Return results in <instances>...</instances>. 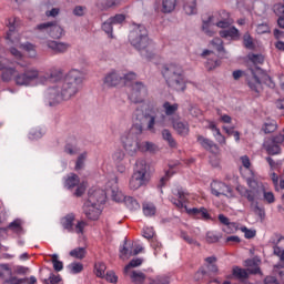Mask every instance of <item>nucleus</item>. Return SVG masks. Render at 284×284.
<instances>
[{"instance_id":"72a5a7b5","label":"nucleus","mask_w":284,"mask_h":284,"mask_svg":"<svg viewBox=\"0 0 284 284\" xmlns=\"http://www.w3.org/2000/svg\"><path fill=\"white\" fill-rule=\"evenodd\" d=\"M162 108L166 116H173L179 111L178 103L172 104L170 102H164Z\"/></svg>"},{"instance_id":"2eb2a0df","label":"nucleus","mask_w":284,"mask_h":284,"mask_svg":"<svg viewBox=\"0 0 284 284\" xmlns=\"http://www.w3.org/2000/svg\"><path fill=\"white\" fill-rule=\"evenodd\" d=\"M171 123L173 130H175L180 136H187V134H190V123L181 121V118L171 116Z\"/></svg>"},{"instance_id":"7ed1b4c3","label":"nucleus","mask_w":284,"mask_h":284,"mask_svg":"<svg viewBox=\"0 0 284 284\" xmlns=\"http://www.w3.org/2000/svg\"><path fill=\"white\" fill-rule=\"evenodd\" d=\"M129 43H131L144 59H152V57H154L156 47L154 41L150 39L145 26L139 23L132 24V29L129 33Z\"/></svg>"},{"instance_id":"2f4dec72","label":"nucleus","mask_w":284,"mask_h":284,"mask_svg":"<svg viewBox=\"0 0 284 284\" xmlns=\"http://www.w3.org/2000/svg\"><path fill=\"white\" fill-rule=\"evenodd\" d=\"M277 128H278V124H276L275 120L267 119L264 122L262 130L264 134H272V132H276Z\"/></svg>"},{"instance_id":"a211bd4d","label":"nucleus","mask_w":284,"mask_h":284,"mask_svg":"<svg viewBox=\"0 0 284 284\" xmlns=\"http://www.w3.org/2000/svg\"><path fill=\"white\" fill-rule=\"evenodd\" d=\"M169 88H172V90H175L176 92H185V73H182L180 75H173L172 81L165 80Z\"/></svg>"},{"instance_id":"1a4fd4ad","label":"nucleus","mask_w":284,"mask_h":284,"mask_svg":"<svg viewBox=\"0 0 284 284\" xmlns=\"http://www.w3.org/2000/svg\"><path fill=\"white\" fill-rule=\"evenodd\" d=\"M14 83L22 88L41 85V72L34 68L26 69L23 72H18L14 78Z\"/></svg>"},{"instance_id":"603ef678","label":"nucleus","mask_w":284,"mask_h":284,"mask_svg":"<svg viewBox=\"0 0 284 284\" xmlns=\"http://www.w3.org/2000/svg\"><path fill=\"white\" fill-rule=\"evenodd\" d=\"M68 270H70L71 274H81L83 272V264L81 263H71L68 265Z\"/></svg>"},{"instance_id":"c9c22d12","label":"nucleus","mask_w":284,"mask_h":284,"mask_svg":"<svg viewBox=\"0 0 284 284\" xmlns=\"http://www.w3.org/2000/svg\"><path fill=\"white\" fill-rule=\"evenodd\" d=\"M8 230L16 232V234H23V222L17 219L9 224Z\"/></svg>"},{"instance_id":"680f3d73","label":"nucleus","mask_w":284,"mask_h":284,"mask_svg":"<svg viewBox=\"0 0 284 284\" xmlns=\"http://www.w3.org/2000/svg\"><path fill=\"white\" fill-rule=\"evenodd\" d=\"M211 45H213V48H215V50H217V52H223V50H225L223 48V40H221V38H214L211 41Z\"/></svg>"},{"instance_id":"6ab92c4d","label":"nucleus","mask_w":284,"mask_h":284,"mask_svg":"<svg viewBox=\"0 0 284 284\" xmlns=\"http://www.w3.org/2000/svg\"><path fill=\"white\" fill-rule=\"evenodd\" d=\"M202 57H207L205 62V68L209 70H214V68H219L221 65V61H219V58L216 57V53H214L211 50H205L202 53Z\"/></svg>"},{"instance_id":"f3484780","label":"nucleus","mask_w":284,"mask_h":284,"mask_svg":"<svg viewBox=\"0 0 284 284\" xmlns=\"http://www.w3.org/2000/svg\"><path fill=\"white\" fill-rule=\"evenodd\" d=\"M123 81V75L119 71H110L103 78V83L106 88H116Z\"/></svg>"},{"instance_id":"cd10ccee","label":"nucleus","mask_w":284,"mask_h":284,"mask_svg":"<svg viewBox=\"0 0 284 284\" xmlns=\"http://www.w3.org/2000/svg\"><path fill=\"white\" fill-rule=\"evenodd\" d=\"M17 74H19V71H17V69L6 67V69L2 71V81L7 83L12 81V79L14 81Z\"/></svg>"},{"instance_id":"4c0bfd02","label":"nucleus","mask_w":284,"mask_h":284,"mask_svg":"<svg viewBox=\"0 0 284 284\" xmlns=\"http://www.w3.org/2000/svg\"><path fill=\"white\" fill-rule=\"evenodd\" d=\"M12 276V268L8 264H0V278L7 281Z\"/></svg>"},{"instance_id":"09e8293b","label":"nucleus","mask_w":284,"mask_h":284,"mask_svg":"<svg viewBox=\"0 0 284 284\" xmlns=\"http://www.w3.org/2000/svg\"><path fill=\"white\" fill-rule=\"evenodd\" d=\"M112 6H116V2L114 0H98L97 7L100 10H108V8H112Z\"/></svg>"},{"instance_id":"9d476101","label":"nucleus","mask_w":284,"mask_h":284,"mask_svg":"<svg viewBox=\"0 0 284 284\" xmlns=\"http://www.w3.org/2000/svg\"><path fill=\"white\" fill-rule=\"evenodd\" d=\"M36 30L43 34H49L51 39H61V37H63V28H61L57 22L40 23L36 27Z\"/></svg>"},{"instance_id":"6e6552de","label":"nucleus","mask_w":284,"mask_h":284,"mask_svg":"<svg viewBox=\"0 0 284 284\" xmlns=\"http://www.w3.org/2000/svg\"><path fill=\"white\" fill-rule=\"evenodd\" d=\"M150 164L143 159L135 162V170L130 179L129 187L130 190H139L143 185L150 183Z\"/></svg>"},{"instance_id":"39448f33","label":"nucleus","mask_w":284,"mask_h":284,"mask_svg":"<svg viewBox=\"0 0 284 284\" xmlns=\"http://www.w3.org/2000/svg\"><path fill=\"white\" fill-rule=\"evenodd\" d=\"M105 203V192L103 190L89 191V199L84 203L83 212L90 221L99 220L101 216V205Z\"/></svg>"},{"instance_id":"58836bf2","label":"nucleus","mask_w":284,"mask_h":284,"mask_svg":"<svg viewBox=\"0 0 284 284\" xmlns=\"http://www.w3.org/2000/svg\"><path fill=\"white\" fill-rule=\"evenodd\" d=\"M94 270L98 278H105V270H108V266H105V263L103 262L95 263Z\"/></svg>"},{"instance_id":"49530a36","label":"nucleus","mask_w":284,"mask_h":284,"mask_svg":"<svg viewBox=\"0 0 284 284\" xmlns=\"http://www.w3.org/2000/svg\"><path fill=\"white\" fill-rule=\"evenodd\" d=\"M88 159V152H83L81 153L78 159H77V162H75V170L79 171V170H83L84 165H85V161Z\"/></svg>"},{"instance_id":"bb28decb","label":"nucleus","mask_w":284,"mask_h":284,"mask_svg":"<svg viewBox=\"0 0 284 284\" xmlns=\"http://www.w3.org/2000/svg\"><path fill=\"white\" fill-rule=\"evenodd\" d=\"M161 12H163V14H170V12L176 10V0H161Z\"/></svg>"},{"instance_id":"0e129e2a","label":"nucleus","mask_w":284,"mask_h":284,"mask_svg":"<svg viewBox=\"0 0 284 284\" xmlns=\"http://www.w3.org/2000/svg\"><path fill=\"white\" fill-rule=\"evenodd\" d=\"M104 278L109 283H116V281H119V277L116 276L114 271H108L106 274H104Z\"/></svg>"},{"instance_id":"de8ad7c7","label":"nucleus","mask_w":284,"mask_h":284,"mask_svg":"<svg viewBox=\"0 0 284 284\" xmlns=\"http://www.w3.org/2000/svg\"><path fill=\"white\" fill-rule=\"evenodd\" d=\"M70 256H72L73 258H85V247H77L72 251H70Z\"/></svg>"},{"instance_id":"5fc2aeb1","label":"nucleus","mask_w":284,"mask_h":284,"mask_svg":"<svg viewBox=\"0 0 284 284\" xmlns=\"http://www.w3.org/2000/svg\"><path fill=\"white\" fill-rule=\"evenodd\" d=\"M85 227H88V223L85 221H78L75 226H73V233L83 234Z\"/></svg>"},{"instance_id":"393cba45","label":"nucleus","mask_w":284,"mask_h":284,"mask_svg":"<svg viewBox=\"0 0 284 284\" xmlns=\"http://www.w3.org/2000/svg\"><path fill=\"white\" fill-rule=\"evenodd\" d=\"M220 37H222V39H232L233 41H236L241 38V33L236 27H231L226 30L220 31Z\"/></svg>"},{"instance_id":"774afa93","label":"nucleus","mask_w":284,"mask_h":284,"mask_svg":"<svg viewBox=\"0 0 284 284\" xmlns=\"http://www.w3.org/2000/svg\"><path fill=\"white\" fill-rule=\"evenodd\" d=\"M3 284H23V280L17 278L11 275V277H8L7 280L3 281Z\"/></svg>"},{"instance_id":"e433bc0d","label":"nucleus","mask_w":284,"mask_h":284,"mask_svg":"<svg viewBox=\"0 0 284 284\" xmlns=\"http://www.w3.org/2000/svg\"><path fill=\"white\" fill-rule=\"evenodd\" d=\"M159 150V146L154 144L153 142L146 141L140 143L139 152H156Z\"/></svg>"},{"instance_id":"3c124183","label":"nucleus","mask_w":284,"mask_h":284,"mask_svg":"<svg viewBox=\"0 0 284 284\" xmlns=\"http://www.w3.org/2000/svg\"><path fill=\"white\" fill-rule=\"evenodd\" d=\"M112 159L114 163H121L125 159V152L122 149H118L113 152Z\"/></svg>"},{"instance_id":"864d4df0","label":"nucleus","mask_w":284,"mask_h":284,"mask_svg":"<svg viewBox=\"0 0 284 284\" xmlns=\"http://www.w3.org/2000/svg\"><path fill=\"white\" fill-rule=\"evenodd\" d=\"M233 276H235V278H247L248 274H247V271H245L244 268L234 266Z\"/></svg>"},{"instance_id":"79ce46f5","label":"nucleus","mask_w":284,"mask_h":284,"mask_svg":"<svg viewBox=\"0 0 284 284\" xmlns=\"http://www.w3.org/2000/svg\"><path fill=\"white\" fill-rule=\"evenodd\" d=\"M140 265H143L142 258H133L130 261V263L124 267V274H130L132 272V267H140Z\"/></svg>"},{"instance_id":"473e14b6","label":"nucleus","mask_w":284,"mask_h":284,"mask_svg":"<svg viewBox=\"0 0 284 284\" xmlns=\"http://www.w3.org/2000/svg\"><path fill=\"white\" fill-rule=\"evenodd\" d=\"M206 268L211 274H219V266L216 265V256L205 258Z\"/></svg>"},{"instance_id":"f03ea898","label":"nucleus","mask_w":284,"mask_h":284,"mask_svg":"<svg viewBox=\"0 0 284 284\" xmlns=\"http://www.w3.org/2000/svg\"><path fill=\"white\" fill-rule=\"evenodd\" d=\"M84 79L85 75L82 71L77 69L69 71L63 82H59L45 91L50 105H57L62 101H69L72 97H77Z\"/></svg>"},{"instance_id":"c03bdc74","label":"nucleus","mask_w":284,"mask_h":284,"mask_svg":"<svg viewBox=\"0 0 284 284\" xmlns=\"http://www.w3.org/2000/svg\"><path fill=\"white\" fill-rule=\"evenodd\" d=\"M265 150H266L267 154H270L271 156L281 154V146L278 144H274V142L268 143L265 146Z\"/></svg>"},{"instance_id":"4be33fe9","label":"nucleus","mask_w":284,"mask_h":284,"mask_svg":"<svg viewBox=\"0 0 284 284\" xmlns=\"http://www.w3.org/2000/svg\"><path fill=\"white\" fill-rule=\"evenodd\" d=\"M125 276H129L131 282L134 284H143L145 283V278H148V275L141 271H129V273H124Z\"/></svg>"},{"instance_id":"423d86ee","label":"nucleus","mask_w":284,"mask_h":284,"mask_svg":"<svg viewBox=\"0 0 284 284\" xmlns=\"http://www.w3.org/2000/svg\"><path fill=\"white\" fill-rule=\"evenodd\" d=\"M19 27V19L18 18H9L7 20V28L9 31L7 32L6 39L9 45H16V48H22L26 52L29 53V57L34 58L37 57V49L34 44L30 42H26L24 44L21 43V39L19 38V33L17 32V28Z\"/></svg>"},{"instance_id":"412c9836","label":"nucleus","mask_w":284,"mask_h":284,"mask_svg":"<svg viewBox=\"0 0 284 284\" xmlns=\"http://www.w3.org/2000/svg\"><path fill=\"white\" fill-rule=\"evenodd\" d=\"M77 216L74 213H69L64 217L61 219V225L63 230H67V232L73 234L74 233V220Z\"/></svg>"},{"instance_id":"20e7f679","label":"nucleus","mask_w":284,"mask_h":284,"mask_svg":"<svg viewBox=\"0 0 284 284\" xmlns=\"http://www.w3.org/2000/svg\"><path fill=\"white\" fill-rule=\"evenodd\" d=\"M247 59L253 63L254 68H250L246 72V83L252 92L260 94L263 90V84H261V80L258 79V75H256V72H263L258 65L265 63V57L263 54L248 53Z\"/></svg>"},{"instance_id":"338daca9","label":"nucleus","mask_w":284,"mask_h":284,"mask_svg":"<svg viewBox=\"0 0 284 284\" xmlns=\"http://www.w3.org/2000/svg\"><path fill=\"white\" fill-rule=\"evenodd\" d=\"M276 17H284V3H277L273 7Z\"/></svg>"},{"instance_id":"bf43d9fd","label":"nucleus","mask_w":284,"mask_h":284,"mask_svg":"<svg viewBox=\"0 0 284 284\" xmlns=\"http://www.w3.org/2000/svg\"><path fill=\"white\" fill-rule=\"evenodd\" d=\"M130 256H133L132 250L123 245V247L120 248V258H122V261H125V258H130Z\"/></svg>"},{"instance_id":"f257e3e1","label":"nucleus","mask_w":284,"mask_h":284,"mask_svg":"<svg viewBox=\"0 0 284 284\" xmlns=\"http://www.w3.org/2000/svg\"><path fill=\"white\" fill-rule=\"evenodd\" d=\"M158 112L159 108L154 102H146L143 109L138 108L135 110V119L140 124H133L131 129L121 136V143L130 156H134L140 150L143 125H146L148 132L156 134L155 125Z\"/></svg>"},{"instance_id":"f704fd0d","label":"nucleus","mask_w":284,"mask_h":284,"mask_svg":"<svg viewBox=\"0 0 284 284\" xmlns=\"http://www.w3.org/2000/svg\"><path fill=\"white\" fill-rule=\"evenodd\" d=\"M80 180H79V175L77 174H71L64 182V187H67V190H73V187H77V185H79Z\"/></svg>"},{"instance_id":"dca6fc26","label":"nucleus","mask_w":284,"mask_h":284,"mask_svg":"<svg viewBox=\"0 0 284 284\" xmlns=\"http://www.w3.org/2000/svg\"><path fill=\"white\" fill-rule=\"evenodd\" d=\"M212 17L216 19V22H215L216 28L225 29V28H230V26L234 23V20L230 18V12L225 10H221Z\"/></svg>"},{"instance_id":"e2e57ef3","label":"nucleus","mask_w":284,"mask_h":284,"mask_svg":"<svg viewBox=\"0 0 284 284\" xmlns=\"http://www.w3.org/2000/svg\"><path fill=\"white\" fill-rule=\"evenodd\" d=\"M241 232L244 233L245 239H254L256 236V230H250L247 226L241 227Z\"/></svg>"},{"instance_id":"b1692460","label":"nucleus","mask_w":284,"mask_h":284,"mask_svg":"<svg viewBox=\"0 0 284 284\" xmlns=\"http://www.w3.org/2000/svg\"><path fill=\"white\" fill-rule=\"evenodd\" d=\"M173 194L175 196L179 197V200H176L175 197H171L170 201L171 203H173V205H175V207H179V210H183L184 207V201H185V196H187V193H185V191L183 190H176L173 191Z\"/></svg>"},{"instance_id":"4468645a","label":"nucleus","mask_w":284,"mask_h":284,"mask_svg":"<svg viewBox=\"0 0 284 284\" xmlns=\"http://www.w3.org/2000/svg\"><path fill=\"white\" fill-rule=\"evenodd\" d=\"M45 45L53 54H65L70 50V43L63 41L48 40Z\"/></svg>"},{"instance_id":"aec40b11","label":"nucleus","mask_w":284,"mask_h":284,"mask_svg":"<svg viewBox=\"0 0 284 284\" xmlns=\"http://www.w3.org/2000/svg\"><path fill=\"white\" fill-rule=\"evenodd\" d=\"M63 73H61V71H50V73H44L41 74L40 73V84L41 85H45V83H54L59 80H61Z\"/></svg>"},{"instance_id":"9b49d317","label":"nucleus","mask_w":284,"mask_h":284,"mask_svg":"<svg viewBox=\"0 0 284 284\" xmlns=\"http://www.w3.org/2000/svg\"><path fill=\"white\" fill-rule=\"evenodd\" d=\"M148 97V87L143 82H135L132 84L130 99L133 103H143Z\"/></svg>"},{"instance_id":"052dcab7","label":"nucleus","mask_w":284,"mask_h":284,"mask_svg":"<svg viewBox=\"0 0 284 284\" xmlns=\"http://www.w3.org/2000/svg\"><path fill=\"white\" fill-rule=\"evenodd\" d=\"M262 196L264 199V201H266V203H274V201H276V199L274 197V193L272 191H266L265 190V185H264V192L262 193Z\"/></svg>"},{"instance_id":"69168bd1","label":"nucleus","mask_w":284,"mask_h":284,"mask_svg":"<svg viewBox=\"0 0 284 284\" xmlns=\"http://www.w3.org/2000/svg\"><path fill=\"white\" fill-rule=\"evenodd\" d=\"M112 26H114L110 19H108L103 24H102V30L106 33V34H112L113 32V28Z\"/></svg>"},{"instance_id":"0eeeda50","label":"nucleus","mask_w":284,"mask_h":284,"mask_svg":"<svg viewBox=\"0 0 284 284\" xmlns=\"http://www.w3.org/2000/svg\"><path fill=\"white\" fill-rule=\"evenodd\" d=\"M246 183L250 189L239 184L235 190L240 196L246 199L251 205H254V203L263 196V192H265V184H263V182H258L254 176L247 178Z\"/></svg>"},{"instance_id":"a19ab883","label":"nucleus","mask_w":284,"mask_h":284,"mask_svg":"<svg viewBox=\"0 0 284 284\" xmlns=\"http://www.w3.org/2000/svg\"><path fill=\"white\" fill-rule=\"evenodd\" d=\"M51 256V263L53 265V270L55 272H62L63 271V263L59 261V254L54 253Z\"/></svg>"},{"instance_id":"f8f14e48","label":"nucleus","mask_w":284,"mask_h":284,"mask_svg":"<svg viewBox=\"0 0 284 284\" xmlns=\"http://www.w3.org/2000/svg\"><path fill=\"white\" fill-rule=\"evenodd\" d=\"M211 192L214 196H234L232 187L223 182L213 181Z\"/></svg>"},{"instance_id":"7c9ffc66","label":"nucleus","mask_w":284,"mask_h":284,"mask_svg":"<svg viewBox=\"0 0 284 284\" xmlns=\"http://www.w3.org/2000/svg\"><path fill=\"white\" fill-rule=\"evenodd\" d=\"M106 193L111 194L113 201H115L116 203H121L122 201H125V197H126L123 195V192L119 191L116 186L113 189H106Z\"/></svg>"},{"instance_id":"5701e85b","label":"nucleus","mask_w":284,"mask_h":284,"mask_svg":"<svg viewBox=\"0 0 284 284\" xmlns=\"http://www.w3.org/2000/svg\"><path fill=\"white\" fill-rule=\"evenodd\" d=\"M214 26H216V23H214L213 16H210L206 20H203L202 31L204 32V34H206V37H214V34H216V32L212 28Z\"/></svg>"},{"instance_id":"a18cd8bd","label":"nucleus","mask_w":284,"mask_h":284,"mask_svg":"<svg viewBox=\"0 0 284 284\" xmlns=\"http://www.w3.org/2000/svg\"><path fill=\"white\" fill-rule=\"evenodd\" d=\"M143 214L144 216H154L156 214V206H154L152 203H144Z\"/></svg>"},{"instance_id":"37998d69","label":"nucleus","mask_w":284,"mask_h":284,"mask_svg":"<svg viewBox=\"0 0 284 284\" xmlns=\"http://www.w3.org/2000/svg\"><path fill=\"white\" fill-rule=\"evenodd\" d=\"M275 239L276 240H272V243H273V245H274V247H273V253L275 254V256H281V254L283 253V250H281V247L278 246V243H281V241H283V236H281V235H278V234H276L275 235Z\"/></svg>"},{"instance_id":"c756f323","label":"nucleus","mask_w":284,"mask_h":284,"mask_svg":"<svg viewBox=\"0 0 284 284\" xmlns=\"http://www.w3.org/2000/svg\"><path fill=\"white\" fill-rule=\"evenodd\" d=\"M162 139L168 142L169 148H178L176 140L172 136V132L168 129L162 130Z\"/></svg>"},{"instance_id":"4d7b16f0","label":"nucleus","mask_w":284,"mask_h":284,"mask_svg":"<svg viewBox=\"0 0 284 284\" xmlns=\"http://www.w3.org/2000/svg\"><path fill=\"white\" fill-rule=\"evenodd\" d=\"M61 283V275L50 273L49 278L43 280V284H58Z\"/></svg>"},{"instance_id":"ddd939ff","label":"nucleus","mask_w":284,"mask_h":284,"mask_svg":"<svg viewBox=\"0 0 284 284\" xmlns=\"http://www.w3.org/2000/svg\"><path fill=\"white\" fill-rule=\"evenodd\" d=\"M162 74L165 81H171V83H174V80H172V78L185 74V72L183 71V67L176 63H171L163 67Z\"/></svg>"},{"instance_id":"a878e982","label":"nucleus","mask_w":284,"mask_h":284,"mask_svg":"<svg viewBox=\"0 0 284 284\" xmlns=\"http://www.w3.org/2000/svg\"><path fill=\"white\" fill-rule=\"evenodd\" d=\"M183 10L189 17L196 14V12H199V9L196 8V0H184Z\"/></svg>"},{"instance_id":"c85d7f7f","label":"nucleus","mask_w":284,"mask_h":284,"mask_svg":"<svg viewBox=\"0 0 284 284\" xmlns=\"http://www.w3.org/2000/svg\"><path fill=\"white\" fill-rule=\"evenodd\" d=\"M197 142L200 143V145H202V148H204V150H216V143H214V141L204 138L203 135H199L197 136Z\"/></svg>"},{"instance_id":"13d9d810","label":"nucleus","mask_w":284,"mask_h":284,"mask_svg":"<svg viewBox=\"0 0 284 284\" xmlns=\"http://www.w3.org/2000/svg\"><path fill=\"white\" fill-rule=\"evenodd\" d=\"M271 29L268 23H261L256 27V33L257 34H270Z\"/></svg>"},{"instance_id":"8fccbe9b","label":"nucleus","mask_w":284,"mask_h":284,"mask_svg":"<svg viewBox=\"0 0 284 284\" xmlns=\"http://www.w3.org/2000/svg\"><path fill=\"white\" fill-rule=\"evenodd\" d=\"M43 136V130L40 128H33L29 132V139L31 141H37L38 139H41Z\"/></svg>"},{"instance_id":"6e6d98bb","label":"nucleus","mask_w":284,"mask_h":284,"mask_svg":"<svg viewBox=\"0 0 284 284\" xmlns=\"http://www.w3.org/2000/svg\"><path fill=\"white\" fill-rule=\"evenodd\" d=\"M243 43L244 47L247 48V50H254V40L252 39V36L248 33H245L243 36Z\"/></svg>"},{"instance_id":"ea45409f","label":"nucleus","mask_w":284,"mask_h":284,"mask_svg":"<svg viewBox=\"0 0 284 284\" xmlns=\"http://www.w3.org/2000/svg\"><path fill=\"white\" fill-rule=\"evenodd\" d=\"M124 203H125L126 207L131 211L140 210V207H141L139 202L132 196L124 197Z\"/></svg>"}]
</instances>
